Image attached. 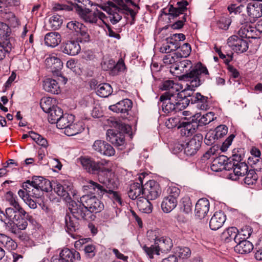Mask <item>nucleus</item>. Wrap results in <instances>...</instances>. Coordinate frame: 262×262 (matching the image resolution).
I'll return each instance as SVG.
<instances>
[{
	"label": "nucleus",
	"mask_w": 262,
	"mask_h": 262,
	"mask_svg": "<svg viewBox=\"0 0 262 262\" xmlns=\"http://www.w3.org/2000/svg\"><path fill=\"white\" fill-rule=\"evenodd\" d=\"M178 204L177 200L165 196L161 203V208L165 213L171 212L176 208Z\"/></svg>",
	"instance_id": "obj_36"
},
{
	"label": "nucleus",
	"mask_w": 262,
	"mask_h": 262,
	"mask_svg": "<svg viewBox=\"0 0 262 262\" xmlns=\"http://www.w3.org/2000/svg\"><path fill=\"white\" fill-rule=\"evenodd\" d=\"M52 189L58 195L66 200H71V196L74 197L76 194L73 190L72 184L67 180L53 181Z\"/></svg>",
	"instance_id": "obj_8"
},
{
	"label": "nucleus",
	"mask_w": 262,
	"mask_h": 262,
	"mask_svg": "<svg viewBox=\"0 0 262 262\" xmlns=\"http://www.w3.org/2000/svg\"><path fill=\"white\" fill-rule=\"evenodd\" d=\"M80 255L75 250L68 248L62 249L59 253V257L54 259L53 262H73L75 259L79 260Z\"/></svg>",
	"instance_id": "obj_18"
},
{
	"label": "nucleus",
	"mask_w": 262,
	"mask_h": 262,
	"mask_svg": "<svg viewBox=\"0 0 262 262\" xmlns=\"http://www.w3.org/2000/svg\"><path fill=\"white\" fill-rule=\"evenodd\" d=\"M80 202L86 206L91 214L100 212L104 209L103 203L94 195H83L80 198Z\"/></svg>",
	"instance_id": "obj_9"
},
{
	"label": "nucleus",
	"mask_w": 262,
	"mask_h": 262,
	"mask_svg": "<svg viewBox=\"0 0 262 262\" xmlns=\"http://www.w3.org/2000/svg\"><path fill=\"white\" fill-rule=\"evenodd\" d=\"M247 12L249 18L243 15V19L240 20L242 25L248 22L253 23L256 19L262 16V3L259 2H253L248 4Z\"/></svg>",
	"instance_id": "obj_10"
},
{
	"label": "nucleus",
	"mask_w": 262,
	"mask_h": 262,
	"mask_svg": "<svg viewBox=\"0 0 262 262\" xmlns=\"http://www.w3.org/2000/svg\"><path fill=\"white\" fill-rule=\"evenodd\" d=\"M70 206V212L75 218L85 220L92 219L93 215L89 212L86 206L80 202V200H78V202L71 201Z\"/></svg>",
	"instance_id": "obj_11"
},
{
	"label": "nucleus",
	"mask_w": 262,
	"mask_h": 262,
	"mask_svg": "<svg viewBox=\"0 0 262 262\" xmlns=\"http://www.w3.org/2000/svg\"><path fill=\"white\" fill-rule=\"evenodd\" d=\"M80 49L81 48L78 43L74 40L68 41L64 43L62 47V52L71 56L78 54Z\"/></svg>",
	"instance_id": "obj_27"
},
{
	"label": "nucleus",
	"mask_w": 262,
	"mask_h": 262,
	"mask_svg": "<svg viewBox=\"0 0 262 262\" xmlns=\"http://www.w3.org/2000/svg\"><path fill=\"white\" fill-rule=\"evenodd\" d=\"M240 158V156L238 157L237 155H234L232 161H230L229 162L227 161L226 162V163L225 164L224 169L226 170H233V171L234 172V168L235 167V165L236 164V162H237V159H239Z\"/></svg>",
	"instance_id": "obj_59"
},
{
	"label": "nucleus",
	"mask_w": 262,
	"mask_h": 262,
	"mask_svg": "<svg viewBox=\"0 0 262 262\" xmlns=\"http://www.w3.org/2000/svg\"><path fill=\"white\" fill-rule=\"evenodd\" d=\"M226 220L222 211L215 212L210 219L209 226L211 230H216L222 227Z\"/></svg>",
	"instance_id": "obj_24"
},
{
	"label": "nucleus",
	"mask_w": 262,
	"mask_h": 262,
	"mask_svg": "<svg viewBox=\"0 0 262 262\" xmlns=\"http://www.w3.org/2000/svg\"><path fill=\"white\" fill-rule=\"evenodd\" d=\"M182 121L178 117H171L167 119L165 122V125L168 128H173L176 126L178 127L179 125Z\"/></svg>",
	"instance_id": "obj_56"
},
{
	"label": "nucleus",
	"mask_w": 262,
	"mask_h": 262,
	"mask_svg": "<svg viewBox=\"0 0 262 262\" xmlns=\"http://www.w3.org/2000/svg\"><path fill=\"white\" fill-rule=\"evenodd\" d=\"M255 257L257 260H262V238L258 241L255 247Z\"/></svg>",
	"instance_id": "obj_64"
},
{
	"label": "nucleus",
	"mask_w": 262,
	"mask_h": 262,
	"mask_svg": "<svg viewBox=\"0 0 262 262\" xmlns=\"http://www.w3.org/2000/svg\"><path fill=\"white\" fill-rule=\"evenodd\" d=\"M170 67V72L179 77L181 80L190 81L192 87H198L204 82L209 83L211 79L206 67L200 62L196 64L189 73L187 72L192 67L191 61L188 59L179 60Z\"/></svg>",
	"instance_id": "obj_1"
},
{
	"label": "nucleus",
	"mask_w": 262,
	"mask_h": 262,
	"mask_svg": "<svg viewBox=\"0 0 262 262\" xmlns=\"http://www.w3.org/2000/svg\"><path fill=\"white\" fill-rule=\"evenodd\" d=\"M53 99L51 97H47L41 98L40 101V105L42 110L45 113H48L55 106L52 103Z\"/></svg>",
	"instance_id": "obj_50"
},
{
	"label": "nucleus",
	"mask_w": 262,
	"mask_h": 262,
	"mask_svg": "<svg viewBox=\"0 0 262 262\" xmlns=\"http://www.w3.org/2000/svg\"><path fill=\"white\" fill-rule=\"evenodd\" d=\"M138 179L140 182L132 184L128 191V196L132 200H138L139 197L143 196V180L141 176H139Z\"/></svg>",
	"instance_id": "obj_20"
},
{
	"label": "nucleus",
	"mask_w": 262,
	"mask_h": 262,
	"mask_svg": "<svg viewBox=\"0 0 262 262\" xmlns=\"http://www.w3.org/2000/svg\"><path fill=\"white\" fill-rule=\"evenodd\" d=\"M108 13L111 22L116 24L121 19L124 12L120 6L113 5L108 9Z\"/></svg>",
	"instance_id": "obj_29"
},
{
	"label": "nucleus",
	"mask_w": 262,
	"mask_h": 262,
	"mask_svg": "<svg viewBox=\"0 0 262 262\" xmlns=\"http://www.w3.org/2000/svg\"><path fill=\"white\" fill-rule=\"evenodd\" d=\"M74 120V116L71 114H63L56 123V126L59 129L65 130L70 125V123H73Z\"/></svg>",
	"instance_id": "obj_37"
},
{
	"label": "nucleus",
	"mask_w": 262,
	"mask_h": 262,
	"mask_svg": "<svg viewBox=\"0 0 262 262\" xmlns=\"http://www.w3.org/2000/svg\"><path fill=\"white\" fill-rule=\"evenodd\" d=\"M43 88L46 91L53 94H58L60 92L58 82L51 78H47L43 81Z\"/></svg>",
	"instance_id": "obj_31"
},
{
	"label": "nucleus",
	"mask_w": 262,
	"mask_h": 262,
	"mask_svg": "<svg viewBox=\"0 0 262 262\" xmlns=\"http://www.w3.org/2000/svg\"><path fill=\"white\" fill-rule=\"evenodd\" d=\"M78 219L75 218L73 216L67 214L64 218L66 224V230L69 234H72L73 233L78 230L79 224Z\"/></svg>",
	"instance_id": "obj_28"
},
{
	"label": "nucleus",
	"mask_w": 262,
	"mask_h": 262,
	"mask_svg": "<svg viewBox=\"0 0 262 262\" xmlns=\"http://www.w3.org/2000/svg\"><path fill=\"white\" fill-rule=\"evenodd\" d=\"M118 5L121 6V8L123 10L124 13L129 14L134 19L136 15V13L133 9H130V5L136 6L135 3L132 0H113Z\"/></svg>",
	"instance_id": "obj_34"
},
{
	"label": "nucleus",
	"mask_w": 262,
	"mask_h": 262,
	"mask_svg": "<svg viewBox=\"0 0 262 262\" xmlns=\"http://www.w3.org/2000/svg\"><path fill=\"white\" fill-rule=\"evenodd\" d=\"M126 69L124 61L122 59H120L117 63L115 62L114 67L112 72V75H117L120 72H123Z\"/></svg>",
	"instance_id": "obj_51"
},
{
	"label": "nucleus",
	"mask_w": 262,
	"mask_h": 262,
	"mask_svg": "<svg viewBox=\"0 0 262 262\" xmlns=\"http://www.w3.org/2000/svg\"><path fill=\"white\" fill-rule=\"evenodd\" d=\"M228 133V127L225 125H220L215 129V134L216 139L221 138Z\"/></svg>",
	"instance_id": "obj_54"
},
{
	"label": "nucleus",
	"mask_w": 262,
	"mask_h": 262,
	"mask_svg": "<svg viewBox=\"0 0 262 262\" xmlns=\"http://www.w3.org/2000/svg\"><path fill=\"white\" fill-rule=\"evenodd\" d=\"M84 130L82 122L77 123H70V125L66 128L64 131V134L68 136L76 135Z\"/></svg>",
	"instance_id": "obj_39"
},
{
	"label": "nucleus",
	"mask_w": 262,
	"mask_h": 262,
	"mask_svg": "<svg viewBox=\"0 0 262 262\" xmlns=\"http://www.w3.org/2000/svg\"><path fill=\"white\" fill-rule=\"evenodd\" d=\"M132 107V102L128 99H124L115 104L110 105L109 108L114 112L117 113H127Z\"/></svg>",
	"instance_id": "obj_22"
},
{
	"label": "nucleus",
	"mask_w": 262,
	"mask_h": 262,
	"mask_svg": "<svg viewBox=\"0 0 262 262\" xmlns=\"http://www.w3.org/2000/svg\"><path fill=\"white\" fill-rule=\"evenodd\" d=\"M45 43L48 47L52 48L56 47L61 42L60 34L56 32L48 33L45 36Z\"/></svg>",
	"instance_id": "obj_30"
},
{
	"label": "nucleus",
	"mask_w": 262,
	"mask_h": 262,
	"mask_svg": "<svg viewBox=\"0 0 262 262\" xmlns=\"http://www.w3.org/2000/svg\"><path fill=\"white\" fill-rule=\"evenodd\" d=\"M210 204L206 198L199 199L195 204V215L199 219H204L209 211Z\"/></svg>",
	"instance_id": "obj_19"
},
{
	"label": "nucleus",
	"mask_w": 262,
	"mask_h": 262,
	"mask_svg": "<svg viewBox=\"0 0 262 262\" xmlns=\"http://www.w3.org/2000/svg\"><path fill=\"white\" fill-rule=\"evenodd\" d=\"M77 33L80 35L79 38L81 42H88L90 41V36L85 26H83Z\"/></svg>",
	"instance_id": "obj_55"
},
{
	"label": "nucleus",
	"mask_w": 262,
	"mask_h": 262,
	"mask_svg": "<svg viewBox=\"0 0 262 262\" xmlns=\"http://www.w3.org/2000/svg\"><path fill=\"white\" fill-rule=\"evenodd\" d=\"M24 217H20L19 215H17V220H12L10 226H6L5 225V226L9 227L10 230L12 228L18 229L19 230H24L28 226V222ZM25 217L26 218V216Z\"/></svg>",
	"instance_id": "obj_38"
},
{
	"label": "nucleus",
	"mask_w": 262,
	"mask_h": 262,
	"mask_svg": "<svg viewBox=\"0 0 262 262\" xmlns=\"http://www.w3.org/2000/svg\"><path fill=\"white\" fill-rule=\"evenodd\" d=\"M237 237L236 241L239 242V240H246L252 233V229L250 226H245L240 231L238 230Z\"/></svg>",
	"instance_id": "obj_44"
},
{
	"label": "nucleus",
	"mask_w": 262,
	"mask_h": 262,
	"mask_svg": "<svg viewBox=\"0 0 262 262\" xmlns=\"http://www.w3.org/2000/svg\"><path fill=\"white\" fill-rule=\"evenodd\" d=\"M189 101L191 103L196 104L198 108L202 110H206L208 108V97L204 96L200 93H196L192 95Z\"/></svg>",
	"instance_id": "obj_26"
},
{
	"label": "nucleus",
	"mask_w": 262,
	"mask_h": 262,
	"mask_svg": "<svg viewBox=\"0 0 262 262\" xmlns=\"http://www.w3.org/2000/svg\"><path fill=\"white\" fill-rule=\"evenodd\" d=\"M181 211L186 214H188L192 210V203L190 199L188 196L183 197L180 203Z\"/></svg>",
	"instance_id": "obj_43"
},
{
	"label": "nucleus",
	"mask_w": 262,
	"mask_h": 262,
	"mask_svg": "<svg viewBox=\"0 0 262 262\" xmlns=\"http://www.w3.org/2000/svg\"><path fill=\"white\" fill-rule=\"evenodd\" d=\"M161 189L159 184L154 180L147 182L143 185V196L150 200H155L160 196Z\"/></svg>",
	"instance_id": "obj_13"
},
{
	"label": "nucleus",
	"mask_w": 262,
	"mask_h": 262,
	"mask_svg": "<svg viewBox=\"0 0 262 262\" xmlns=\"http://www.w3.org/2000/svg\"><path fill=\"white\" fill-rule=\"evenodd\" d=\"M160 90L166 92L162 95H166L167 97L181 96L182 94L180 92L184 91L182 84L174 82L173 80H167L164 81L160 86Z\"/></svg>",
	"instance_id": "obj_12"
},
{
	"label": "nucleus",
	"mask_w": 262,
	"mask_h": 262,
	"mask_svg": "<svg viewBox=\"0 0 262 262\" xmlns=\"http://www.w3.org/2000/svg\"><path fill=\"white\" fill-rule=\"evenodd\" d=\"M34 187H37L41 191L49 192L52 190L53 182L40 176H35L32 178Z\"/></svg>",
	"instance_id": "obj_21"
},
{
	"label": "nucleus",
	"mask_w": 262,
	"mask_h": 262,
	"mask_svg": "<svg viewBox=\"0 0 262 262\" xmlns=\"http://www.w3.org/2000/svg\"><path fill=\"white\" fill-rule=\"evenodd\" d=\"M112 88L108 83H101L97 87V94L101 97H107L112 94Z\"/></svg>",
	"instance_id": "obj_42"
},
{
	"label": "nucleus",
	"mask_w": 262,
	"mask_h": 262,
	"mask_svg": "<svg viewBox=\"0 0 262 262\" xmlns=\"http://www.w3.org/2000/svg\"><path fill=\"white\" fill-rule=\"evenodd\" d=\"M6 201L12 207L7 208L4 212L0 209V220L6 226H10L11 221L13 220H17V213L20 217H26L30 222L33 221V217L29 215L27 212L19 204L17 196L11 191H8L5 194Z\"/></svg>",
	"instance_id": "obj_3"
},
{
	"label": "nucleus",
	"mask_w": 262,
	"mask_h": 262,
	"mask_svg": "<svg viewBox=\"0 0 262 262\" xmlns=\"http://www.w3.org/2000/svg\"><path fill=\"white\" fill-rule=\"evenodd\" d=\"M50 27L51 29L55 30L58 29L62 24V18L60 15H53L49 21Z\"/></svg>",
	"instance_id": "obj_46"
},
{
	"label": "nucleus",
	"mask_w": 262,
	"mask_h": 262,
	"mask_svg": "<svg viewBox=\"0 0 262 262\" xmlns=\"http://www.w3.org/2000/svg\"><path fill=\"white\" fill-rule=\"evenodd\" d=\"M76 12L80 18L86 24L99 25L101 22L104 23L105 15L97 9H90L78 6Z\"/></svg>",
	"instance_id": "obj_5"
},
{
	"label": "nucleus",
	"mask_w": 262,
	"mask_h": 262,
	"mask_svg": "<svg viewBox=\"0 0 262 262\" xmlns=\"http://www.w3.org/2000/svg\"><path fill=\"white\" fill-rule=\"evenodd\" d=\"M249 164L256 171L262 169V159L261 157L250 156L248 159Z\"/></svg>",
	"instance_id": "obj_47"
},
{
	"label": "nucleus",
	"mask_w": 262,
	"mask_h": 262,
	"mask_svg": "<svg viewBox=\"0 0 262 262\" xmlns=\"http://www.w3.org/2000/svg\"><path fill=\"white\" fill-rule=\"evenodd\" d=\"M167 192L168 193L167 196L177 200L180 193V190L177 187H171L168 189Z\"/></svg>",
	"instance_id": "obj_62"
},
{
	"label": "nucleus",
	"mask_w": 262,
	"mask_h": 262,
	"mask_svg": "<svg viewBox=\"0 0 262 262\" xmlns=\"http://www.w3.org/2000/svg\"><path fill=\"white\" fill-rule=\"evenodd\" d=\"M148 199L144 196L139 197L137 201V205L139 210L143 213H149L152 211V206Z\"/></svg>",
	"instance_id": "obj_33"
},
{
	"label": "nucleus",
	"mask_w": 262,
	"mask_h": 262,
	"mask_svg": "<svg viewBox=\"0 0 262 262\" xmlns=\"http://www.w3.org/2000/svg\"><path fill=\"white\" fill-rule=\"evenodd\" d=\"M99 182L98 183L92 180H89L83 187L85 190H90L93 194L99 196L105 195L110 198L114 203L122 206V201L120 193L115 191L118 188V183L114 179L106 178V179L99 177Z\"/></svg>",
	"instance_id": "obj_2"
},
{
	"label": "nucleus",
	"mask_w": 262,
	"mask_h": 262,
	"mask_svg": "<svg viewBox=\"0 0 262 262\" xmlns=\"http://www.w3.org/2000/svg\"><path fill=\"white\" fill-rule=\"evenodd\" d=\"M256 170L250 169L247 173H246V177L244 179V182L245 184L250 185L255 184L258 179V176L255 172Z\"/></svg>",
	"instance_id": "obj_49"
},
{
	"label": "nucleus",
	"mask_w": 262,
	"mask_h": 262,
	"mask_svg": "<svg viewBox=\"0 0 262 262\" xmlns=\"http://www.w3.org/2000/svg\"><path fill=\"white\" fill-rule=\"evenodd\" d=\"M234 247L236 252L243 254L250 253L253 249L252 243L247 240H239Z\"/></svg>",
	"instance_id": "obj_32"
},
{
	"label": "nucleus",
	"mask_w": 262,
	"mask_h": 262,
	"mask_svg": "<svg viewBox=\"0 0 262 262\" xmlns=\"http://www.w3.org/2000/svg\"><path fill=\"white\" fill-rule=\"evenodd\" d=\"M163 63L165 65L173 66L177 62V57L171 54L165 55L163 58Z\"/></svg>",
	"instance_id": "obj_61"
},
{
	"label": "nucleus",
	"mask_w": 262,
	"mask_h": 262,
	"mask_svg": "<svg viewBox=\"0 0 262 262\" xmlns=\"http://www.w3.org/2000/svg\"><path fill=\"white\" fill-rule=\"evenodd\" d=\"M84 250L86 256L90 258H93L96 253V248L93 245L85 246Z\"/></svg>",
	"instance_id": "obj_60"
},
{
	"label": "nucleus",
	"mask_w": 262,
	"mask_h": 262,
	"mask_svg": "<svg viewBox=\"0 0 262 262\" xmlns=\"http://www.w3.org/2000/svg\"><path fill=\"white\" fill-rule=\"evenodd\" d=\"M106 139L114 146L120 147L122 149L125 144L124 136L120 132L115 130L113 129H109L107 130Z\"/></svg>",
	"instance_id": "obj_17"
},
{
	"label": "nucleus",
	"mask_w": 262,
	"mask_h": 262,
	"mask_svg": "<svg viewBox=\"0 0 262 262\" xmlns=\"http://www.w3.org/2000/svg\"><path fill=\"white\" fill-rule=\"evenodd\" d=\"M48 120L49 121L53 124L56 123L57 121L60 119L63 115V111L60 107L55 106H52V110H51L48 113Z\"/></svg>",
	"instance_id": "obj_40"
},
{
	"label": "nucleus",
	"mask_w": 262,
	"mask_h": 262,
	"mask_svg": "<svg viewBox=\"0 0 262 262\" xmlns=\"http://www.w3.org/2000/svg\"><path fill=\"white\" fill-rule=\"evenodd\" d=\"M83 26V24L76 21H70L67 25V27L68 29L71 30L75 31L77 33L80 31V29H82Z\"/></svg>",
	"instance_id": "obj_58"
},
{
	"label": "nucleus",
	"mask_w": 262,
	"mask_h": 262,
	"mask_svg": "<svg viewBox=\"0 0 262 262\" xmlns=\"http://www.w3.org/2000/svg\"><path fill=\"white\" fill-rule=\"evenodd\" d=\"M227 43L233 51L237 53H244L248 49L247 40L236 35L230 37L228 39Z\"/></svg>",
	"instance_id": "obj_15"
},
{
	"label": "nucleus",
	"mask_w": 262,
	"mask_h": 262,
	"mask_svg": "<svg viewBox=\"0 0 262 262\" xmlns=\"http://www.w3.org/2000/svg\"><path fill=\"white\" fill-rule=\"evenodd\" d=\"M214 116L213 112H209L203 115L201 113H196L192 116V121H194L198 127L206 125L214 120Z\"/></svg>",
	"instance_id": "obj_25"
},
{
	"label": "nucleus",
	"mask_w": 262,
	"mask_h": 262,
	"mask_svg": "<svg viewBox=\"0 0 262 262\" xmlns=\"http://www.w3.org/2000/svg\"><path fill=\"white\" fill-rule=\"evenodd\" d=\"M231 23V19L227 16L221 17L217 23L219 28L223 30H227Z\"/></svg>",
	"instance_id": "obj_52"
},
{
	"label": "nucleus",
	"mask_w": 262,
	"mask_h": 262,
	"mask_svg": "<svg viewBox=\"0 0 262 262\" xmlns=\"http://www.w3.org/2000/svg\"><path fill=\"white\" fill-rule=\"evenodd\" d=\"M160 100L162 103V111L167 114L181 111L186 107L184 104V99L182 96L167 97L166 95H161Z\"/></svg>",
	"instance_id": "obj_7"
},
{
	"label": "nucleus",
	"mask_w": 262,
	"mask_h": 262,
	"mask_svg": "<svg viewBox=\"0 0 262 262\" xmlns=\"http://www.w3.org/2000/svg\"><path fill=\"white\" fill-rule=\"evenodd\" d=\"M238 230L236 227H232L229 228L225 234H227V238H229L230 240L233 239L235 243L238 242L236 241V237H237Z\"/></svg>",
	"instance_id": "obj_57"
},
{
	"label": "nucleus",
	"mask_w": 262,
	"mask_h": 262,
	"mask_svg": "<svg viewBox=\"0 0 262 262\" xmlns=\"http://www.w3.org/2000/svg\"><path fill=\"white\" fill-rule=\"evenodd\" d=\"M177 255L182 258H187L191 255L190 249L188 247H178L176 250Z\"/></svg>",
	"instance_id": "obj_53"
},
{
	"label": "nucleus",
	"mask_w": 262,
	"mask_h": 262,
	"mask_svg": "<svg viewBox=\"0 0 262 262\" xmlns=\"http://www.w3.org/2000/svg\"><path fill=\"white\" fill-rule=\"evenodd\" d=\"M10 232L15 234L20 241L24 242H28L30 245L33 244V241L30 239L29 235L26 232H22L21 230L18 229L14 228L10 229Z\"/></svg>",
	"instance_id": "obj_48"
},
{
	"label": "nucleus",
	"mask_w": 262,
	"mask_h": 262,
	"mask_svg": "<svg viewBox=\"0 0 262 262\" xmlns=\"http://www.w3.org/2000/svg\"><path fill=\"white\" fill-rule=\"evenodd\" d=\"M191 48L190 45L188 43H185L180 47L177 52L176 53L177 57H187L191 52Z\"/></svg>",
	"instance_id": "obj_45"
},
{
	"label": "nucleus",
	"mask_w": 262,
	"mask_h": 262,
	"mask_svg": "<svg viewBox=\"0 0 262 262\" xmlns=\"http://www.w3.org/2000/svg\"><path fill=\"white\" fill-rule=\"evenodd\" d=\"M108 163V161L106 160L96 162L91 158H84L81 159V163L83 168L90 173L98 174L99 181L100 177L103 178V176L104 175L107 177L108 174H111L110 168L105 167Z\"/></svg>",
	"instance_id": "obj_6"
},
{
	"label": "nucleus",
	"mask_w": 262,
	"mask_h": 262,
	"mask_svg": "<svg viewBox=\"0 0 262 262\" xmlns=\"http://www.w3.org/2000/svg\"><path fill=\"white\" fill-rule=\"evenodd\" d=\"M92 148L95 151L108 157L114 156L115 154L114 148L110 144L101 140H96Z\"/></svg>",
	"instance_id": "obj_16"
},
{
	"label": "nucleus",
	"mask_w": 262,
	"mask_h": 262,
	"mask_svg": "<svg viewBox=\"0 0 262 262\" xmlns=\"http://www.w3.org/2000/svg\"><path fill=\"white\" fill-rule=\"evenodd\" d=\"M234 168V173L235 176L243 177L248 171V166L245 162H242L241 160L237 159Z\"/></svg>",
	"instance_id": "obj_41"
},
{
	"label": "nucleus",
	"mask_w": 262,
	"mask_h": 262,
	"mask_svg": "<svg viewBox=\"0 0 262 262\" xmlns=\"http://www.w3.org/2000/svg\"><path fill=\"white\" fill-rule=\"evenodd\" d=\"M178 128H181V135L182 136L189 137L192 135L198 128V125L194 121L184 122L182 121L178 126Z\"/></svg>",
	"instance_id": "obj_23"
},
{
	"label": "nucleus",
	"mask_w": 262,
	"mask_h": 262,
	"mask_svg": "<svg viewBox=\"0 0 262 262\" xmlns=\"http://www.w3.org/2000/svg\"><path fill=\"white\" fill-rule=\"evenodd\" d=\"M229 160L227 157L221 155L214 159L211 165V169L213 171H220L224 169L226 162Z\"/></svg>",
	"instance_id": "obj_35"
},
{
	"label": "nucleus",
	"mask_w": 262,
	"mask_h": 262,
	"mask_svg": "<svg viewBox=\"0 0 262 262\" xmlns=\"http://www.w3.org/2000/svg\"><path fill=\"white\" fill-rule=\"evenodd\" d=\"M172 246V240L169 237L163 236L156 240L155 243L149 247L145 245L143 246L142 249L148 257L152 259L154 255H159L160 252L167 253L170 250Z\"/></svg>",
	"instance_id": "obj_4"
},
{
	"label": "nucleus",
	"mask_w": 262,
	"mask_h": 262,
	"mask_svg": "<svg viewBox=\"0 0 262 262\" xmlns=\"http://www.w3.org/2000/svg\"><path fill=\"white\" fill-rule=\"evenodd\" d=\"M215 139H216L215 134L213 132H209L205 137L204 142L207 145H211L215 142Z\"/></svg>",
	"instance_id": "obj_63"
},
{
	"label": "nucleus",
	"mask_w": 262,
	"mask_h": 262,
	"mask_svg": "<svg viewBox=\"0 0 262 262\" xmlns=\"http://www.w3.org/2000/svg\"><path fill=\"white\" fill-rule=\"evenodd\" d=\"M203 136L201 134H196L192 138L187 142L184 147L185 154L189 156L195 155L201 146Z\"/></svg>",
	"instance_id": "obj_14"
}]
</instances>
